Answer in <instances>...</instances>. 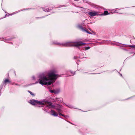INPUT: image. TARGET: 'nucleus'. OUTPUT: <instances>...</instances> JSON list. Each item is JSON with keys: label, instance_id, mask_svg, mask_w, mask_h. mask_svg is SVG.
Returning a JSON list of instances; mask_svg holds the SVG:
<instances>
[{"label": "nucleus", "instance_id": "nucleus-1", "mask_svg": "<svg viewBox=\"0 0 135 135\" xmlns=\"http://www.w3.org/2000/svg\"><path fill=\"white\" fill-rule=\"evenodd\" d=\"M56 71L55 70H51L48 73L43 74L39 77L38 81L36 83L38 82L42 85H49L54 82L56 79L60 75L56 74Z\"/></svg>", "mask_w": 135, "mask_h": 135}, {"label": "nucleus", "instance_id": "nucleus-2", "mask_svg": "<svg viewBox=\"0 0 135 135\" xmlns=\"http://www.w3.org/2000/svg\"><path fill=\"white\" fill-rule=\"evenodd\" d=\"M86 44L82 41L77 42H69L67 43L66 46H84Z\"/></svg>", "mask_w": 135, "mask_h": 135}, {"label": "nucleus", "instance_id": "nucleus-3", "mask_svg": "<svg viewBox=\"0 0 135 135\" xmlns=\"http://www.w3.org/2000/svg\"><path fill=\"white\" fill-rule=\"evenodd\" d=\"M30 103L31 104L34 105H36L37 104H39V105H41L44 104V103L42 102L33 100H31Z\"/></svg>", "mask_w": 135, "mask_h": 135}, {"label": "nucleus", "instance_id": "nucleus-4", "mask_svg": "<svg viewBox=\"0 0 135 135\" xmlns=\"http://www.w3.org/2000/svg\"><path fill=\"white\" fill-rule=\"evenodd\" d=\"M42 102L44 103V104L45 103V104L47 106L49 107V108H51L53 107V106L52 105V104L51 102Z\"/></svg>", "mask_w": 135, "mask_h": 135}, {"label": "nucleus", "instance_id": "nucleus-5", "mask_svg": "<svg viewBox=\"0 0 135 135\" xmlns=\"http://www.w3.org/2000/svg\"><path fill=\"white\" fill-rule=\"evenodd\" d=\"M50 112L51 114L52 115L55 117H57L58 115L57 113L56 112H55L53 110H51Z\"/></svg>", "mask_w": 135, "mask_h": 135}, {"label": "nucleus", "instance_id": "nucleus-6", "mask_svg": "<svg viewBox=\"0 0 135 135\" xmlns=\"http://www.w3.org/2000/svg\"><path fill=\"white\" fill-rule=\"evenodd\" d=\"M89 14L91 16H94L98 15V13L97 12H90L89 13Z\"/></svg>", "mask_w": 135, "mask_h": 135}, {"label": "nucleus", "instance_id": "nucleus-7", "mask_svg": "<svg viewBox=\"0 0 135 135\" xmlns=\"http://www.w3.org/2000/svg\"><path fill=\"white\" fill-rule=\"evenodd\" d=\"M58 108H55L57 110L58 112H60L61 110L60 108H61V107L62 106L60 105H57Z\"/></svg>", "mask_w": 135, "mask_h": 135}, {"label": "nucleus", "instance_id": "nucleus-8", "mask_svg": "<svg viewBox=\"0 0 135 135\" xmlns=\"http://www.w3.org/2000/svg\"><path fill=\"white\" fill-rule=\"evenodd\" d=\"M104 14L105 15H108L109 13H108V12L107 11H105L104 12Z\"/></svg>", "mask_w": 135, "mask_h": 135}, {"label": "nucleus", "instance_id": "nucleus-9", "mask_svg": "<svg viewBox=\"0 0 135 135\" xmlns=\"http://www.w3.org/2000/svg\"><path fill=\"white\" fill-rule=\"evenodd\" d=\"M9 81L8 79H6L4 80V83H6L7 82H9Z\"/></svg>", "mask_w": 135, "mask_h": 135}, {"label": "nucleus", "instance_id": "nucleus-10", "mask_svg": "<svg viewBox=\"0 0 135 135\" xmlns=\"http://www.w3.org/2000/svg\"><path fill=\"white\" fill-rule=\"evenodd\" d=\"M85 49V50H86L89 49L90 48V47H85L84 48Z\"/></svg>", "mask_w": 135, "mask_h": 135}, {"label": "nucleus", "instance_id": "nucleus-11", "mask_svg": "<svg viewBox=\"0 0 135 135\" xmlns=\"http://www.w3.org/2000/svg\"><path fill=\"white\" fill-rule=\"evenodd\" d=\"M28 92L30 93V94L31 95H33V96H34L35 95L34 94H33V93H32L30 91H28Z\"/></svg>", "mask_w": 135, "mask_h": 135}, {"label": "nucleus", "instance_id": "nucleus-12", "mask_svg": "<svg viewBox=\"0 0 135 135\" xmlns=\"http://www.w3.org/2000/svg\"><path fill=\"white\" fill-rule=\"evenodd\" d=\"M59 93V91H57L55 90H54V93L55 94H57Z\"/></svg>", "mask_w": 135, "mask_h": 135}, {"label": "nucleus", "instance_id": "nucleus-13", "mask_svg": "<svg viewBox=\"0 0 135 135\" xmlns=\"http://www.w3.org/2000/svg\"><path fill=\"white\" fill-rule=\"evenodd\" d=\"M85 31H86V32H87L89 34H92L91 33H90V32H89L86 31V30H85Z\"/></svg>", "mask_w": 135, "mask_h": 135}, {"label": "nucleus", "instance_id": "nucleus-14", "mask_svg": "<svg viewBox=\"0 0 135 135\" xmlns=\"http://www.w3.org/2000/svg\"><path fill=\"white\" fill-rule=\"evenodd\" d=\"M59 115H61L62 116H64V115H63V114H61V113H59Z\"/></svg>", "mask_w": 135, "mask_h": 135}, {"label": "nucleus", "instance_id": "nucleus-15", "mask_svg": "<svg viewBox=\"0 0 135 135\" xmlns=\"http://www.w3.org/2000/svg\"><path fill=\"white\" fill-rule=\"evenodd\" d=\"M50 91L51 93H54V90H50Z\"/></svg>", "mask_w": 135, "mask_h": 135}, {"label": "nucleus", "instance_id": "nucleus-16", "mask_svg": "<svg viewBox=\"0 0 135 135\" xmlns=\"http://www.w3.org/2000/svg\"><path fill=\"white\" fill-rule=\"evenodd\" d=\"M66 105L69 108L71 107V106L70 105Z\"/></svg>", "mask_w": 135, "mask_h": 135}, {"label": "nucleus", "instance_id": "nucleus-17", "mask_svg": "<svg viewBox=\"0 0 135 135\" xmlns=\"http://www.w3.org/2000/svg\"><path fill=\"white\" fill-rule=\"evenodd\" d=\"M131 46L132 47H135V45H131Z\"/></svg>", "mask_w": 135, "mask_h": 135}, {"label": "nucleus", "instance_id": "nucleus-18", "mask_svg": "<svg viewBox=\"0 0 135 135\" xmlns=\"http://www.w3.org/2000/svg\"><path fill=\"white\" fill-rule=\"evenodd\" d=\"M33 79H35V78L34 77H33Z\"/></svg>", "mask_w": 135, "mask_h": 135}, {"label": "nucleus", "instance_id": "nucleus-19", "mask_svg": "<svg viewBox=\"0 0 135 135\" xmlns=\"http://www.w3.org/2000/svg\"><path fill=\"white\" fill-rule=\"evenodd\" d=\"M121 75V76H122V74H121V75Z\"/></svg>", "mask_w": 135, "mask_h": 135}]
</instances>
